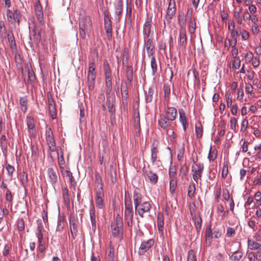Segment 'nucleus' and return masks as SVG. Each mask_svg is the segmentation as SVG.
<instances>
[{"instance_id":"obj_16","label":"nucleus","mask_w":261,"mask_h":261,"mask_svg":"<svg viewBox=\"0 0 261 261\" xmlns=\"http://www.w3.org/2000/svg\"><path fill=\"white\" fill-rule=\"evenodd\" d=\"M151 22V19L150 18H148L144 24L143 35L144 39L148 38L150 35Z\"/></svg>"},{"instance_id":"obj_12","label":"nucleus","mask_w":261,"mask_h":261,"mask_svg":"<svg viewBox=\"0 0 261 261\" xmlns=\"http://www.w3.org/2000/svg\"><path fill=\"white\" fill-rule=\"evenodd\" d=\"M146 51L148 57L153 56L155 51V45L151 39H148L146 42Z\"/></svg>"},{"instance_id":"obj_27","label":"nucleus","mask_w":261,"mask_h":261,"mask_svg":"<svg viewBox=\"0 0 261 261\" xmlns=\"http://www.w3.org/2000/svg\"><path fill=\"white\" fill-rule=\"evenodd\" d=\"M195 130L197 135V137L200 138L202 136V126L200 122L198 121L195 123Z\"/></svg>"},{"instance_id":"obj_49","label":"nucleus","mask_w":261,"mask_h":261,"mask_svg":"<svg viewBox=\"0 0 261 261\" xmlns=\"http://www.w3.org/2000/svg\"><path fill=\"white\" fill-rule=\"evenodd\" d=\"M79 33L80 36L83 39L85 38L86 37V32H87V29H85L84 27L83 24H80L79 26Z\"/></svg>"},{"instance_id":"obj_7","label":"nucleus","mask_w":261,"mask_h":261,"mask_svg":"<svg viewBox=\"0 0 261 261\" xmlns=\"http://www.w3.org/2000/svg\"><path fill=\"white\" fill-rule=\"evenodd\" d=\"M171 121L168 120L165 115H160L158 120L159 125L168 133V128L170 127Z\"/></svg>"},{"instance_id":"obj_40","label":"nucleus","mask_w":261,"mask_h":261,"mask_svg":"<svg viewBox=\"0 0 261 261\" xmlns=\"http://www.w3.org/2000/svg\"><path fill=\"white\" fill-rule=\"evenodd\" d=\"M20 181L23 185V187L25 186V185L28 182V175L25 172H23L21 173L20 175Z\"/></svg>"},{"instance_id":"obj_11","label":"nucleus","mask_w":261,"mask_h":261,"mask_svg":"<svg viewBox=\"0 0 261 261\" xmlns=\"http://www.w3.org/2000/svg\"><path fill=\"white\" fill-rule=\"evenodd\" d=\"M143 172L144 176L147 177L152 184H155L158 182V176L155 173L151 170H143Z\"/></svg>"},{"instance_id":"obj_19","label":"nucleus","mask_w":261,"mask_h":261,"mask_svg":"<svg viewBox=\"0 0 261 261\" xmlns=\"http://www.w3.org/2000/svg\"><path fill=\"white\" fill-rule=\"evenodd\" d=\"M133 200L135 208L138 206L141 202L144 201L142 194L140 193L138 189L135 190L133 193Z\"/></svg>"},{"instance_id":"obj_48","label":"nucleus","mask_w":261,"mask_h":261,"mask_svg":"<svg viewBox=\"0 0 261 261\" xmlns=\"http://www.w3.org/2000/svg\"><path fill=\"white\" fill-rule=\"evenodd\" d=\"M103 67H104V69H105V75H111V72L110 66H109L108 61L106 60L104 61Z\"/></svg>"},{"instance_id":"obj_59","label":"nucleus","mask_w":261,"mask_h":261,"mask_svg":"<svg viewBox=\"0 0 261 261\" xmlns=\"http://www.w3.org/2000/svg\"><path fill=\"white\" fill-rule=\"evenodd\" d=\"M6 170L8 173V174L10 176L12 177V174L14 171V168L10 165H8L6 166Z\"/></svg>"},{"instance_id":"obj_57","label":"nucleus","mask_w":261,"mask_h":261,"mask_svg":"<svg viewBox=\"0 0 261 261\" xmlns=\"http://www.w3.org/2000/svg\"><path fill=\"white\" fill-rule=\"evenodd\" d=\"M240 35H241L242 38L244 40H246L249 38V33L245 30H243L242 32L240 31Z\"/></svg>"},{"instance_id":"obj_54","label":"nucleus","mask_w":261,"mask_h":261,"mask_svg":"<svg viewBox=\"0 0 261 261\" xmlns=\"http://www.w3.org/2000/svg\"><path fill=\"white\" fill-rule=\"evenodd\" d=\"M95 69V63L93 61H91L89 64V69L88 74H95L94 70Z\"/></svg>"},{"instance_id":"obj_60","label":"nucleus","mask_w":261,"mask_h":261,"mask_svg":"<svg viewBox=\"0 0 261 261\" xmlns=\"http://www.w3.org/2000/svg\"><path fill=\"white\" fill-rule=\"evenodd\" d=\"M248 121L246 119H244L241 124V130L244 132L247 128Z\"/></svg>"},{"instance_id":"obj_14","label":"nucleus","mask_w":261,"mask_h":261,"mask_svg":"<svg viewBox=\"0 0 261 261\" xmlns=\"http://www.w3.org/2000/svg\"><path fill=\"white\" fill-rule=\"evenodd\" d=\"M205 246L207 247H210L212 243L213 233L211 230V226L206 227L205 232Z\"/></svg>"},{"instance_id":"obj_4","label":"nucleus","mask_w":261,"mask_h":261,"mask_svg":"<svg viewBox=\"0 0 261 261\" xmlns=\"http://www.w3.org/2000/svg\"><path fill=\"white\" fill-rule=\"evenodd\" d=\"M100 181H101V180H100ZM98 186H99V187H97L96 190L95 202L97 207L99 208H102L103 206V198L104 196V193L101 182L99 183Z\"/></svg>"},{"instance_id":"obj_17","label":"nucleus","mask_w":261,"mask_h":261,"mask_svg":"<svg viewBox=\"0 0 261 261\" xmlns=\"http://www.w3.org/2000/svg\"><path fill=\"white\" fill-rule=\"evenodd\" d=\"M35 11L38 20L40 22H42L43 21V14L42 8L39 0L37 1L35 3Z\"/></svg>"},{"instance_id":"obj_2","label":"nucleus","mask_w":261,"mask_h":261,"mask_svg":"<svg viewBox=\"0 0 261 261\" xmlns=\"http://www.w3.org/2000/svg\"><path fill=\"white\" fill-rule=\"evenodd\" d=\"M112 235L115 237L121 238L123 233L122 224L120 218L117 217L115 221L111 223Z\"/></svg>"},{"instance_id":"obj_5","label":"nucleus","mask_w":261,"mask_h":261,"mask_svg":"<svg viewBox=\"0 0 261 261\" xmlns=\"http://www.w3.org/2000/svg\"><path fill=\"white\" fill-rule=\"evenodd\" d=\"M47 176L49 181L52 185L56 184L58 181L59 173L57 167L48 168L47 169Z\"/></svg>"},{"instance_id":"obj_64","label":"nucleus","mask_w":261,"mask_h":261,"mask_svg":"<svg viewBox=\"0 0 261 261\" xmlns=\"http://www.w3.org/2000/svg\"><path fill=\"white\" fill-rule=\"evenodd\" d=\"M240 35V31L238 30L230 32V35L233 39H237V36Z\"/></svg>"},{"instance_id":"obj_36","label":"nucleus","mask_w":261,"mask_h":261,"mask_svg":"<svg viewBox=\"0 0 261 261\" xmlns=\"http://www.w3.org/2000/svg\"><path fill=\"white\" fill-rule=\"evenodd\" d=\"M177 187V180L176 179H170V192L173 194Z\"/></svg>"},{"instance_id":"obj_47","label":"nucleus","mask_w":261,"mask_h":261,"mask_svg":"<svg viewBox=\"0 0 261 261\" xmlns=\"http://www.w3.org/2000/svg\"><path fill=\"white\" fill-rule=\"evenodd\" d=\"M63 198L65 201L69 202L68 190L67 188H64L62 190Z\"/></svg>"},{"instance_id":"obj_18","label":"nucleus","mask_w":261,"mask_h":261,"mask_svg":"<svg viewBox=\"0 0 261 261\" xmlns=\"http://www.w3.org/2000/svg\"><path fill=\"white\" fill-rule=\"evenodd\" d=\"M69 224L70 230L71 234V242L72 245H73L75 242L74 240L75 239V237L77 236V230L74 220H70Z\"/></svg>"},{"instance_id":"obj_6","label":"nucleus","mask_w":261,"mask_h":261,"mask_svg":"<svg viewBox=\"0 0 261 261\" xmlns=\"http://www.w3.org/2000/svg\"><path fill=\"white\" fill-rule=\"evenodd\" d=\"M176 10L175 0H169L166 12V18L171 20L174 16Z\"/></svg>"},{"instance_id":"obj_33","label":"nucleus","mask_w":261,"mask_h":261,"mask_svg":"<svg viewBox=\"0 0 261 261\" xmlns=\"http://www.w3.org/2000/svg\"><path fill=\"white\" fill-rule=\"evenodd\" d=\"M151 57V67L152 69V75H154L157 72V64L155 57L154 56Z\"/></svg>"},{"instance_id":"obj_22","label":"nucleus","mask_w":261,"mask_h":261,"mask_svg":"<svg viewBox=\"0 0 261 261\" xmlns=\"http://www.w3.org/2000/svg\"><path fill=\"white\" fill-rule=\"evenodd\" d=\"M248 248L251 250H261V244L257 243L252 239H248L247 241Z\"/></svg>"},{"instance_id":"obj_26","label":"nucleus","mask_w":261,"mask_h":261,"mask_svg":"<svg viewBox=\"0 0 261 261\" xmlns=\"http://www.w3.org/2000/svg\"><path fill=\"white\" fill-rule=\"evenodd\" d=\"M123 10V3L121 0H118L117 4L115 5V14L118 16V19H119Z\"/></svg>"},{"instance_id":"obj_20","label":"nucleus","mask_w":261,"mask_h":261,"mask_svg":"<svg viewBox=\"0 0 261 261\" xmlns=\"http://www.w3.org/2000/svg\"><path fill=\"white\" fill-rule=\"evenodd\" d=\"M178 42L181 47L183 48L186 47L187 42L186 30L179 31Z\"/></svg>"},{"instance_id":"obj_53","label":"nucleus","mask_w":261,"mask_h":261,"mask_svg":"<svg viewBox=\"0 0 261 261\" xmlns=\"http://www.w3.org/2000/svg\"><path fill=\"white\" fill-rule=\"evenodd\" d=\"M202 172H199L198 171H194V173L193 174V178L196 181V182L198 183V179L199 178H201L202 176Z\"/></svg>"},{"instance_id":"obj_28","label":"nucleus","mask_w":261,"mask_h":261,"mask_svg":"<svg viewBox=\"0 0 261 261\" xmlns=\"http://www.w3.org/2000/svg\"><path fill=\"white\" fill-rule=\"evenodd\" d=\"M104 25L105 29L112 28V22L107 11L104 12Z\"/></svg>"},{"instance_id":"obj_9","label":"nucleus","mask_w":261,"mask_h":261,"mask_svg":"<svg viewBox=\"0 0 261 261\" xmlns=\"http://www.w3.org/2000/svg\"><path fill=\"white\" fill-rule=\"evenodd\" d=\"M153 244L154 241L152 239L149 240L147 241L143 242L141 243L138 251L139 254H143L148 250H149L151 247V246H153Z\"/></svg>"},{"instance_id":"obj_13","label":"nucleus","mask_w":261,"mask_h":261,"mask_svg":"<svg viewBox=\"0 0 261 261\" xmlns=\"http://www.w3.org/2000/svg\"><path fill=\"white\" fill-rule=\"evenodd\" d=\"M158 143L156 141L154 140L152 143L151 147V161L152 164H154L157 159V154L158 153Z\"/></svg>"},{"instance_id":"obj_58","label":"nucleus","mask_w":261,"mask_h":261,"mask_svg":"<svg viewBox=\"0 0 261 261\" xmlns=\"http://www.w3.org/2000/svg\"><path fill=\"white\" fill-rule=\"evenodd\" d=\"M6 30L5 25L4 22L3 21H0V36H3L6 33Z\"/></svg>"},{"instance_id":"obj_62","label":"nucleus","mask_w":261,"mask_h":261,"mask_svg":"<svg viewBox=\"0 0 261 261\" xmlns=\"http://www.w3.org/2000/svg\"><path fill=\"white\" fill-rule=\"evenodd\" d=\"M260 64V60L258 57H254L252 64L254 67H257Z\"/></svg>"},{"instance_id":"obj_24","label":"nucleus","mask_w":261,"mask_h":261,"mask_svg":"<svg viewBox=\"0 0 261 261\" xmlns=\"http://www.w3.org/2000/svg\"><path fill=\"white\" fill-rule=\"evenodd\" d=\"M179 121L182 125L184 130L185 132L187 128V126L188 125L187 118L185 116L184 112L182 110L179 111Z\"/></svg>"},{"instance_id":"obj_51","label":"nucleus","mask_w":261,"mask_h":261,"mask_svg":"<svg viewBox=\"0 0 261 261\" xmlns=\"http://www.w3.org/2000/svg\"><path fill=\"white\" fill-rule=\"evenodd\" d=\"M164 91V95L165 98L167 99L168 100L169 98V95L170 93V88L169 86L165 85L163 87Z\"/></svg>"},{"instance_id":"obj_8","label":"nucleus","mask_w":261,"mask_h":261,"mask_svg":"<svg viewBox=\"0 0 261 261\" xmlns=\"http://www.w3.org/2000/svg\"><path fill=\"white\" fill-rule=\"evenodd\" d=\"M89 215L91 223L92 229L95 231L96 229V217L95 215V208L93 202H91L89 207Z\"/></svg>"},{"instance_id":"obj_3","label":"nucleus","mask_w":261,"mask_h":261,"mask_svg":"<svg viewBox=\"0 0 261 261\" xmlns=\"http://www.w3.org/2000/svg\"><path fill=\"white\" fill-rule=\"evenodd\" d=\"M152 207L150 201H143L135 208L136 212L142 218L144 217L145 213H149Z\"/></svg>"},{"instance_id":"obj_38","label":"nucleus","mask_w":261,"mask_h":261,"mask_svg":"<svg viewBox=\"0 0 261 261\" xmlns=\"http://www.w3.org/2000/svg\"><path fill=\"white\" fill-rule=\"evenodd\" d=\"M228 173V164L227 162H224L223 163V168H222V173H221L222 177L223 178H225L227 176Z\"/></svg>"},{"instance_id":"obj_50","label":"nucleus","mask_w":261,"mask_h":261,"mask_svg":"<svg viewBox=\"0 0 261 261\" xmlns=\"http://www.w3.org/2000/svg\"><path fill=\"white\" fill-rule=\"evenodd\" d=\"M237 120L235 117H231L230 120V127L233 130H236Z\"/></svg>"},{"instance_id":"obj_43","label":"nucleus","mask_w":261,"mask_h":261,"mask_svg":"<svg viewBox=\"0 0 261 261\" xmlns=\"http://www.w3.org/2000/svg\"><path fill=\"white\" fill-rule=\"evenodd\" d=\"M65 173L66 176L68 177L71 185L74 186L75 184V181L73 176H72V173L68 170H66Z\"/></svg>"},{"instance_id":"obj_39","label":"nucleus","mask_w":261,"mask_h":261,"mask_svg":"<svg viewBox=\"0 0 261 261\" xmlns=\"http://www.w3.org/2000/svg\"><path fill=\"white\" fill-rule=\"evenodd\" d=\"M187 261H197L194 251L193 250L189 251L187 256Z\"/></svg>"},{"instance_id":"obj_25","label":"nucleus","mask_w":261,"mask_h":261,"mask_svg":"<svg viewBox=\"0 0 261 261\" xmlns=\"http://www.w3.org/2000/svg\"><path fill=\"white\" fill-rule=\"evenodd\" d=\"M241 244L238 242H232L230 243V248L228 249L230 253H234L239 251Z\"/></svg>"},{"instance_id":"obj_15","label":"nucleus","mask_w":261,"mask_h":261,"mask_svg":"<svg viewBox=\"0 0 261 261\" xmlns=\"http://www.w3.org/2000/svg\"><path fill=\"white\" fill-rule=\"evenodd\" d=\"M177 115V111L175 108L167 107L165 115L167 119L171 121L174 120Z\"/></svg>"},{"instance_id":"obj_23","label":"nucleus","mask_w":261,"mask_h":261,"mask_svg":"<svg viewBox=\"0 0 261 261\" xmlns=\"http://www.w3.org/2000/svg\"><path fill=\"white\" fill-rule=\"evenodd\" d=\"M65 221L64 216L59 214L58 216V224L56 228V231H62L65 227Z\"/></svg>"},{"instance_id":"obj_44","label":"nucleus","mask_w":261,"mask_h":261,"mask_svg":"<svg viewBox=\"0 0 261 261\" xmlns=\"http://www.w3.org/2000/svg\"><path fill=\"white\" fill-rule=\"evenodd\" d=\"M27 125L29 129H33L35 126L34 121L31 116L27 117Z\"/></svg>"},{"instance_id":"obj_1","label":"nucleus","mask_w":261,"mask_h":261,"mask_svg":"<svg viewBox=\"0 0 261 261\" xmlns=\"http://www.w3.org/2000/svg\"><path fill=\"white\" fill-rule=\"evenodd\" d=\"M124 206V219L127 225L130 227L133 224L134 211L131 198L128 193L126 191L125 192Z\"/></svg>"},{"instance_id":"obj_56","label":"nucleus","mask_w":261,"mask_h":261,"mask_svg":"<svg viewBox=\"0 0 261 261\" xmlns=\"http://www.w3.org/2000/svg\"><path fill=\"white\" fill-rule=\"evenodd\" d=\"M235 234V230L234 228L228 227L227 228L226 236L228 237H232Z\"/></svg>"},{"instance_id":"obj_41","label":"nucleus","mask_w":261,"mask_h":261,"mask_svg":"<svg viewBox=\"0 0 261 261\" xmlns=\"http://www.w3.org/2000/svg\"><path fill=\"white\" fill-rule=\"evenodd\" d=\"M216 152L217 151L215 150H214L213 151H212V147L210 148L208 155V159L210 162L213 161L215 160L217 157Z\"/></svg>"},{"instance_id":"obj_35","label":"nucleus","mask_w":261,"mask_h":261,"mask_svg":"<svg viewBox=\"0 0 261 261\" xmlns=\"http://www.w3.org/2000/svg\"><path fill=\"white\" fill-rule=\"evenodd\" d=\"M195 191V184L193 183L190 184L188 188V195L189 197L192 198L194 196V193Z\"/></svg>"},{"instance_id":"obj_10","label":"nucleus","mask_w":261,"mask_h":261,"mask_svg":"<svg viewBox=\"0 0 261 261\" xmlns=\"http://www.w3.org/2000/svg\"><path fill=\"white\" fill-rule=\"evenodd\" d=\"M83 24L85 29H87V32L91 31L92 29V20L89 16H87L81 19L79 22V25Z\"/></svg>"},{"instance_id":"obj_29","label":"nucleus","mask_w":261,"mask_h":261,"mask_svg":"<svg viewBox=\"0 0 261 261\" xmlns=\"http://www.w3.org/2000/svg\"><path fill=\"white\" fill-rule=\"evenodd\" d=\"M243 256V252L241 251H237L232 253L230 256V259L232 261H239Z\"/></svg>"},{"instance_id":"obj_45","label":"nucleus","mask_w":261,"mask_h":261,"mask_svg":"<svg viewBox=\"0 0 261 261\" xmlns=\"http://www.w3.org/2000/svg\"><path fill=\"white\" fill-rule=\"evenodd\" d=\"M225 97H226V100L227 107L228 108H230L231 106H233V105H232V98L231 94L230 93H226Z\"/></svg>"},{"instance_id":"obj_31","label":"nucleus","mask_w":261,"mask_h":261,"mask_svg":"<svg viewBox=\"0 0 261 261\" xmlns=\"http://www.w3.org/2000/svg\"><path fill=\"white\" fill-rule=\"evenodd\" d=\"M170 179H176V169L175 166H171L169 169Z\"/></svg>"},{"instance_id":"obj_30","label":"nucleus","mask_w":261,"mask_h":261,"mask_svg":"<svg viewBox=\"0 0 261 261\" xmlns=\"http://www.w3.org/2000/svg\"><path fill=\"white\" fill-rule=\"evenodd\" d=\"M106 77V85L107 88V91L110 92L112 89V79L111 75H105Z\"/></svg>"},{"instance_id":"obj_61","label":"nucleus","mask_w":261,"mask_h":261,"mask_svg":"<svg viewBox=\"0 0 261 261\" xmlns=\"http://www.w3.org/2000/svg\"><path fill=\"white\" fill-rule=\"evenodd\" d=\"M127 80L129 81H131L133 79V71L132 67L129 66L127 68Z\"/></svg>"},{"instance_id":"obj_34","label":"nucleus","mask_w":261,"mask_h":261,"mask_svg":"<svg viewBox=\"0 0 261 261\" xmlns=\"http://www.w3.org/2000/svg\"><path fill=\"white\" fill-rule=\"evenodd\" d=\"M153 90L149 89L148 91L145 93V100L146 102H150L152 101L153 95Z\"/></svg>"},{"instance_id":"obj_52","label":"nucleus","mask_w":261,"mask_h":261,"mask_svg":"<svg viewBox=\"0 0 261 261\" xmlns=\"http://www.w3.org/2000/svg\"><path fill=\"white\" fill-rule=\"evenodd\" d=\"M8 39L10 43V45L12 48L16 46L14 38L13 35H8Z\"/></svg>"},{"instance_id":"obj_46","label":"nucleus","mask_w":261,"mask_h":261,"mask_svg":"<svg viewBox=\"0 0 261 261\" xmlns=\"http://www.w3.org/2000/svg\"><path fill=\"white\" fill-rule=\"evenodd\" d=\"M21 17V14L19 10H16L13 12V18L15 21H16L18 23H19Z\"/></svg>"},{"instance_id":"obj_37","label":"nucleus","mask_w":261,"mask_h":261,"mask_svg":"<svg viewBox=\"0 0 261 261\" xmlns=\"http://www.w3.org/2000/svg\"><path fill=\"white\" fill-rule=\"evenodd\" d=\"M187 172V167L185 164L182 165L179 170V176L181 177V178H184Z\"/></svg>"},{"instance_id":"obj_32","label":"nucleus","mask_w":261,"mask_h":261,"mask_svg":"<svg viewBox=\"0 0 261 261\" xmlns=\"http://www.w3.org/2000/svg\"><path fill=\"white\" fill-rule=\"evenodd\" d=\"M19 103L22 111L25 113L27 110V100L26 98L25 97H20L19 99Z\"/></svg>"},{"instance_id":"obj_63","label":"nucleus","mask_w":261,"mask_h":261,"mask_svg":"<svg viewBox=\"0 0 261 261\" xmlns=\"http://www.w3.org/2000/svg\"><path fill=\"white\" fill-rule=\"evenodd\" d=\"M6 199L7 201L11 202L13 200V196L11 192L9 190H7L6 193Z\"/></svg>"},{"instance_id":"obj_55","label":"nucleus","mask_w":261,"mask_h":261,"mask_svg":"<svg viewBox=\"0 0 261 261\" xmlns=\"http://www.w3.org/2000/svg\"><path fill=\"white\" fill-rule=\"evenodd\" d=\"M164 222L163 214L162 213H159L158 215L157 225L161 226V225H164Z\"/></svg>"},{"instance_id":"obj_42","label":"nucleus","mask_w":261,"mask_h":261,"mask_svg":"<svg viewBox=\"0 0 261 261\" xmlns=\"http://www.w3.org/2000/svg\"><path fill=\"white\" fill-rule=\"evenodd\" d=\"M108 101V109L109 113L112 114V115L115 113V110L114 106V104L112 102L110 101V99H107Z\"/></svg>"},{"instance_id":"obj_21","label":"nucleus","mask_w":261,"mask_h":261,"mask_svg":"<svg viewBox=\"0 0 261 261\" xmlns=\"http://www.w3.org/2000/svg\"><path fill=\"white\" fill-rule=\"evenodd\" d=\"M191 213L192 216V219L194 221V224L196 231L197 232H199V231L201 229L202 219L201 217L196 214H193L192 212H191Z\"/></svg>"}]
</instances>
